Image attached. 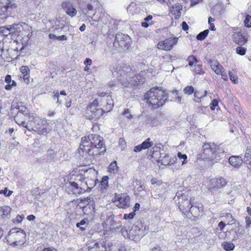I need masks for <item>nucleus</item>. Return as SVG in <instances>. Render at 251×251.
Instances as JSON below:
<instances>
[{
  "instance_id": "nucleus-1",
  "label": "nucleus",
  "mask_w": 251,
  "mask_h": 251,
  "mask_svg": "<svg viewBox=\"0 0 251 251\" xmlns=\"http://www.w3.org/2000/svg\"><path fill=\"white\" fill-rule=\"evenodd\" d=\"M106 151L103 138L99 135L91 134L83 137L78 149V152L85 159L103 154Z\"/></svg>"
},
{
  "instance_id": "nucleus-2",
  "label": "nucleus",
  "mask_w": 251,
  "mask_h": 251,
  "mask_svg": "<svg viewBox=\"0 0 251 251\" xmlns=\"http://www.w3.org/2000/svg\"><path fill=\"white\" fill-rule=\"evenodd\" d=\"M112 75L116 79L109 83L111 87H119V84L125 87H132L140 84L139 80L137 81L136 76H132L133 73L129 66L125 65L116 64L111 70Z\"/></svg>"
},
{
  "instance_id": "nucleus-3",
  "label": "nucleus",
  "mask_w": 251,
  "mask_h": 251,
  "mask_svg": "<svg viewBox=\"0 0 251 251\" xmlns=\"http://www.w3.org/2000/svg\"><path fill=\"white\" fill-rule=\"evenodd\" d=\"M168 98L167 93L158 88H151L144 95L146 102L151 105V108L156 109L163 105Z\"/></svg>"
},
{
  "instance_id": "nucleus-4",
  "label": "nucleus",
  "mask_w": 251,
  "mask_h": 251,
  "mask_svg": "<svg viewBox=\"0 0 251 251\" xmlns=\"http://www.w3.org/2000/svg\"><path fill=\"white\" fill-rule=\"evenodd\" d=\"M202 148L204 157L212 163L217 162L221 158L225 156V153L224 149L214 143H205L202 146Z\"/></svg>"
},
{
  "instance_id": "nucleus-5",
  "label": "nucleus",
  "mask_w": 251,
  "mask_h": 251,
  "mask_svg": "<svg viewBox=\"0 0 251 251\" xmlns=\"http://www.w3.org/2000/svg\"><path fill=\"white\" fill-rule=\"evenodd\" d=\"M28 130L37 132L39 134L46 135L49 131V124L44 118L36 116L34 113L29 114Z\"/></svg>"
},
{
  "instance_id": "nucleus-6",
  "label": "nucleus",
  "mask_w": 251,
  "mask_h": 251,
  "mask_svg": "<svg viewBox=\"0 0 251 251\" xmlns=\"http://www.w3.org/2000/svg\"><path fill=\"white\" fill-rule=\"evenodd\" d=\"M79 174L81 176L79 180L83 181L85 180V184L88 188L91 189L96 184V178L97 174V171L91 168L86 170H81Z\"/></svg>"
},
{
  "instance_id": "nucleus-7",
  "label": "nucleus",
  "mask_w": 251,
  "mask_h": 251,
  "mask_svg": "<svg viewBox=\"0 0 251 251\" xmlns=\"http://www.w3.org/2000/svg\"><path fill=\"white\" fill-rule=\"evenodd\" d=\"M100 99V98L95 99L87 108V114L90 120L96 121L100 118L103 114L104 110L103 108L100 107L99 100Z\"/></svg>"
},
{
  "instance_id": "nucleus-8",
  "label": "nucleus",
  "mask_w": 251,
  "mask_h": 251,
  "mask_svg": "<svg viewBox=\"0 0 251 251\" xmlns=\"http://www.w3.org/2000/svg\"><path fill=\"white\" fill-rule=\"evenodd\" d=\"M130 37L127 35L122 33L116 34L113 46L118 50L121 51L124 50L129 44Z\"/></svg>"
},
{
  "instance_id": "nucleus-9",
  "label": "nucleus",
  "mask_w": 251,
  "mask_h": 251,
  "mask_svg": "<svg viewBox=\"0 0 251 251\" xmlns=\"http://www.w3.org/2000/svg\"><path fill=\"white\" fill-rule=\"evenodd\" d=\"M177 198L178 202L177 204L178 205L179 209L183 214L187 215L189 205H191L193 202L188 199L187 195L185 194H181L179 192L176 193L175 198Z\"/></svg>"
},
{
  "instance_id": "nucleus-10",
  "label": "nucleus",
  "mask_w": 251,
  "mask_h": 251,
  "mask_svg": "<svg viewBox=\"0 0 251 251\" xmlns=\"http://www.w3.org/2000/svg\"><path fill=\"white\" fill-rule=\"evenodd\" d=\"M9 236L14 239L13 244L14 246L21 245L24 244L25 240V234L23 230L12 228L9 231Z\"/></svg>"
},
{
  "instance_id": "nucleus-11",
  "label": "nucleus",
  "mask_w": 251,
  "mask_h": 251,
  "mask_svg": "<svg viewBox=\"0 0 251 251\" xmlns=\"http://www.w3.org/2000/svg\"><path fill=\"white\" fill-rule=\"evenodd\" d=\"M227 183L226 179L221 176L211 179L209 182L208 188L212 192H217L226 185Z\"/></svg>"
},
{
  "instance_id": "nucleus-12",
  "label": "nucleus",
  "mask_w": 251,
  "mask_h": 251,
  "mask_svg": "<svg viewBox=\"0 0 251 251\" xmlns=\"http://www.w3.org/2000/svg\"><path fill=\"white\" fill-rule=\"evenodd\" d=\"M177 38H170L165 40L159 42L157 44V48L159 50H170L172 49L173 46L177 43Z\"/></svg>"
},
{
  "instance_id": "nucleus-13",
  "label": "nucleus",
  "mask_w": 251,
  "mask_h": 251,
  "mask_svg": "<svg viewBox=\"0 0 251 251\" xmlns=\"http://www.w3.org/2000/svg\"><path fill=\"white\" fill-rule=\"evenodd\" d=\"M115 201L118 202L117 206L122 208H126L130 205V198L126 194H121L115 197Z\"/></svg>"
},
{
  "instance_id": "nucleus-14",
  "label": "nucleus",
  "mask_w": 251,
  "mask_h": 251,
  "mask_svg": "<svg viewBox=\"0 0 251 251\" xmlns=\"http://www.w3.org/2000/svg\"><path fill=\"white\" fill-rule=\"evenodd\" d=\"M98 97L95 99H98L99 98H100V100H99V102H101V100H104L106 101L105 110H106L107 112H109L112 110L114 103L111 97L107 95V93L104 92H98Z\"/></svg>"
},
{
  "instance_id": "nucleus-15",
  "label": "nucleus",
  "mask_w": 251,
  "mask_h": 251,
  "mask_svg": "<svg viewBox=\"0 0 251 251\" xmlns=\"http://www.w3.org/2000/svg\"><path fill=\"white\" fill-rule=\"evenodd\" d=\"M140 231V229L137 226H132L130 230H128L126 227H122L121 232L122 234L125 237L134 240L135 238L136 235L138 234Z\"/></svg>"
},
{
  "instance_id": "nucleus-16",
  "label": "nucleus",
  "mask_w": 251,
  "mask_h": 251,
  "mask_svg": "<svg viewBox=\"0 0 251 251\" xmlns=\"http://www.w3.org/2000/svg\"><path fill=\"white\" fill-rule=\"evenodd\" d=\"M82 190V188L79 187L78 184L75 182H70L66 185V191L69 194H78Z\"/></svg>"
},
{
  "instance_id": "nucleus-17",
  "label": "nucleus",
  "mask_w": 251,
  "mask_h": 251,
  "mask_svg": "<svg viewBox=\"0 0 251 251\" xmlns=\"http://www.w3.org/2000/svg\"><path fill=\"white\" fill-rule=\"evenodd\" d=\"M191 233L193 236L195 237H199L201 239L202 238V236L205 237L203 239L206 240H207V232L208 234V231L204 230L203 229L198 227H193L191 229Z\"/></svg>"
},
{
  "instance_id": "nucleus-18",
  "label": "nucleus",
  "mask_w": 251,
  "mask_h": 251,
  "mask_svg": "<svg viewBox=\"0 0 251 251\" xmlns=\"http://www.w3.org/2000/svg\"><path fill=\"white\" fill-rule=\"evenodd\" d=\"M62 7L66 13L71 17H74L77 14V10L69 1H66L62 4Z\"/></svg>"
},
{
  "instance_id": "nucleus-19",
  "label": "nucleus",
  "mask_w": 251,
  "mask_h": 251,
  "mask_svg": "<svg viewBox=\"0 0 251 251\" xmlns=\"http://www.w3.org/2000/svg\"><path fill=\"white\" fill-rule=\"evenodd\" d=\"M191 205L188 209V213L190 212L194 216L199 215L200 211L202 210V205L201 203L193 202Z\"/></svg>"
},
{
  "instance_id": "nucleus-20",
  "label": "nucleus",
  "mask_w": 251,
  "mask_h": 251,
  "mask_svg": "<svg viewBox=\"0 0 251 251\" xmlns=\"http://www.w3.org/2000/svg\"><path fill=\"white\" fill-rule=\"evenodd\" d=\"M233 41L238 45L242 46L247 42V38L240 33H235L233 35Z\"/></svg>"
},
{
  "instance_id": "nucleus-21",
  "label": "nucleus",
  "mask_w": 251,
  "mask_h": 251,
  "mask_svg": "<svg viewBox=\"0 0 251 251\" xmlns=\"http://www.w3.org/2000/svg\"><path fill=\"white\" fill-rule=\"evenodd\" d=\"M24 117L22 113H17L14 117V120L16 123L22 126L25 127L27 130L28 129V126H29V121L26 123L25 121H22Z\"/></svg>"
},
{
  "instance_id": "nucleus-22",
  "label": "nucleus",
  "mask_w": 251,
  "mask_h": 251,
  "mask_svg": "<svg viewBox=\"0 0 251 251\" xmlns=\"http://www.w3.org/2000/svg\"><path fill=\"white\" fill-rule=\"evenodd\" d=\"M228 161L231 165L236 168H239L243 161L241 157L238 156H231Z\"/></svg>"
},
{
  "instance_id": "nucleus-23",
  "label": "nucleus",
  "mask_w": 251,
  "mask_h": 251,
  "mask_svg": "<svg viewBox=\"0 0 251 251\" xmlns=\"http://www.w3.org/2000/svg\"><path fill=\"white\" fill-rule=\"evenodd\" d=\"M17 8V4L13 2L9 1L7 4L1 7L3 12H6L7 15L11 14L13 10Z\"/></svg>"
},
{
  "instance_id": "nucleus-24",
  "label": "nucleus",
  "mask_w": 251,
  "mask_h": 251,
  "mask_svg": "<svg viewBox=\"0 0 251 251\" xmlns=\"http://www.w3.org/2000/svg\"><path fill=\"white\" fill-rule=\"evenodd\" d=\"M84 203H87V204L85 206L83 207V211L85 213L86 212H89V211L87 210L88 208L90 209V207H92V210L93 211L95 209L93 206L94 201L92 197H89L85 198L83 201ZM91 211L92 210L90 209Z\"/></svg>"
},
{
  "instance_id": "nucleus-25",
  "label": "nucleus",
  "mask_w": 251,
  "mask_h": 251,
  "mask_svg": "<svg viewBox=\"0 0 251 251\" xmlns=\"http://www.w3.org/2000/svg\"><path fill=\"white\" fill-rule=\"evenodd\" d=\"M182 6L179 4L177 3L175 4V6H173L170 8V12L172 14L175 15V18H178L181 15L180 11L182 10Z\"/></svg>"
},
{
  "instance_id": "nucleus-26",
  "label": "nucleus",
  "mask_w": 251,
  "mask_h": 251,
  "mask_svg": "<svg viewBox=\"0 0 251 251\" xmlns=\"http://www.w3.org/2000/svg\"><path fill=\"white\" fill-rule=\"evenodd\" d=\"M243 162L247 164L248 168H251V148L247 147L246 150L245 157L244 158Z\"/></svg>"
},
{
  "instance_id": "nucleus-27",
  "label": "nucleus",
  "mask_w": 251,
  "mask_h": 251,
  "mask_svg": "<svg viewBox=\"0 0 251 251\" xmlns=\"http://www.w3.org/2000/svg\"><path fill=\"white\" fill-rule=\"evenodd\" d=\"M8 27L10 29V32H11V34L19 33L23 29V25L21 23L8 25Z\"/></svg>"
},
{
  "instance_id": "nucleus-28",
  "label": "nucleus",
  "mask_w": 251,
  "mask_h": 251,
  "mask_svg": "<svg viewBox=\"0 0 251 251\" xmlns=\"http://www.w3.org/2000/svg\"><path fill=\"white\" fill-rule=\"evenodd\" d=\"M211 67L217 75H220L224 70L223 66L218 62L212 64Z\"/></svg>"
},
{
  "instance_id": "nucleus-29",
  "label": "nucleus",
  "mask_w": 251,
  "mask_h": 251,
  "mask_svg": "<svg viewBox=\"0 0 251 251\" xmlns=\"http://www.w3.org/2000/svg\"><path fill=\"white\" fill-rule=\"evenodd\" d=\"M109 172L113 174H115L118 172V167L117 166V162L114 161L111 163L108 166Z\"/></svg>"
},
{
  "instance_id": "nucleus-30",
  "label": "nucleus",
  "mask_w": 251,
  "mask_h": 251,
  "mask_svg": "<svg viewBox=\"0 0 251 251\" xmlns=\"http://www.w3.org/2000/svg\"><path fill=\"white\" fill-rule=\"evenodd\" d=\"M222 247L227 251H232L235 247L234 245L230 242H224L222 244Z\"/></svg>"
},
{
  "instance_id": "nucleus-31",
  "label": "nucleus",
  "mask_w": 251,
  "mask_h": 251,
  "mask_svg": "<svg viewBox=\"0 0 251 251\" xmlns=\"http://www.w3.org/2000/svg\"><path fill=\"white\" fill-rule=\"evenodd\" d=\"M153 145V142L151 141V139L150 138H147L141 144L143 150L148 149L150 147H152Z\"/></svg>"
},
{
  "instance_id": "nucleus-32",
  "label": "nucleus",
  "mask_w": 251,
  "mask_h": 251,
  "mask_svg": "<svg viewBox=\"0 0 251 251\" xmlns=\"http://www.w3.org/2000/svg\"><path fill=\"white\" fill-rule=\"evenodd\" d=\"M206 91L204 92V94H202L201 93V92L198 91H195L194 93V96L195 98V100L197 102H199V100L201 98L206 96Z\"/></svg>"
},
{
  "instance_id": "nucleus-33",
  "label": "nucleus",
  "mask_w": 251,
  "mask_h": 251,
  "mask_svg": "<svg viewBox=\"0 0 251 251\" xmlns=\"http://www.w3.org/2000/svg\"><path fill=\"white\" fill-rule=\"evenodd\" d=\"M209 32L208 29H206L201 32H200L197 36V39L199 40H203L207 36Z\"/></svg>"
},
{
  "instance_id": "nucleus-34",
  "label": "nucleus",
  "mask_w": 251,
  "mask_h": 251,
  "mask_svg": "<svg viewBox=\"0 0 251 251\" xmlns=\"http://www.w3.org/2000/svg\"><path fill=\"white\" fill-rule=\"evenodd\" d=\"M247 49L245 47L239 46L236 49V52L237 54L240 55H244L246 54Z\"/></svg>"
},
{
  "instance_id": "nucleus-35",
  "label": "nucleus",
  "mask_w": 251,
  "mask_h": 251,
  "mask_svg": "<svg viewBox=\"0 0 251 251\" xmlns=\"http://www.w3.org/2000/svg\"><path fill=\"white\" fill-rule=\"evenodd\" d=\"M194 92V88L192 86H187L183 89L184 93L188 95L192 94Z\"/></svg>"
},
{
  "instance_id": "nucleus-36",
  "label": "nucleus",
  "mask_w": 251,
  "mask_h": 251,
  "mask_svg": "<svg viewBox=\"0 0 251 251\" xmlns=\"http://www.w3.org/2000/svg\"><path fill=\"white\" fill-rule=\"evenodd\" d=\"M148 124H150L151 126H157L159 125V122L155 118L151 117L149 120Z\"/></svg>"
},
{
  "instance_id": "nucleus-37",
  "label": "nucleus",
  "mask_w": 251,
  "mask_h": 251,
  "mask_svg": "<svg viewBox=\"0 0 251 251\" xmlns=\"http://www.w3.org/2000/svg\"><path fill=\"white\" fill-rule=\"evenodd\" d=\"M1 32L4 36H7L10 34H11V32H10V29L8 27V25H6L5 27H1L0 28Z\"/></svg>"
},
{
  "instance_id": "nucleus-38",
  "label": "nucleus",
  "mask_w": 251,
  "mask_h": 251,
  "mask_svg": "<svg viewBox=\"0 0 251 251\" xmlns=\"http://www.w3.org/2000/svg\"><path fill=\"white\" fill-rule=\"evenodd\" d=\"M244 24L246 27H251V16L247 15L244 21Z\"/></svg>"
},
{
  "instance_id": "nucleus-39",
  "label": "nucleus",
  "mask_w": 251,
  "mask_h": 251,
  "mask_svg": "<svg viewBox=\"0 0 251 251\" xmlns=\"http://www.w3.org/2000/svg\"><path fill=\"white\" fill-rule=\"evenodd\" d=\"M10 210V208L8 206H4L0 207V211L1 212L2 214L6 215H7Z\"/></svg>"
},
{
  "instance_id": "nucleus-40",
  "label": "nucleus",
  "mask_w": 251,
  "mask_h": 251,
  "mask_svg": "<svg viewBox=\"0 0 251 251\" xmlns=\"http://www.w3.org/2000/svg\"><path fill=\"white\" fill-rule=\"evenodd\" d=\"M170 157L169 155H165V156L160 160L161 164L165 166L170 165V163L169 162Z\"/></svg>"
},
{
  "instance_id": "nucleus-41",
  "label": "nucleus",
  "mask_w": 251,
  "mask_h": 251,
  "mask_svg": "<svg viewBox=\"0 0 251 251\" xmlns=\"http://www.w3.org/2000/svg\"><path fill=\"white\" fill-rule=\"evenodd\" d=\"M188 60L189 61V65L190 66H192L194 64V62H197L198 61L196 57L193 55H191L188 57Z\"/></svg>"
},
{
  "instance_id": "nucleus-42",
  "label": "nucleus",
  "mask_w": 251,
  "mask_h": 251,
  "mask_svg": "<svg viewBox=\"0 0 251 251\" xmlns=\"http://www.w3.org/2000/svg\"><path fill=\"white\" fill-rule=\"evenodd\" d=\"M229 76L230 78V79L234 83H237V77L234 74V73L232 72H229Z\"/></svg>"
},
{
  "instance_id": "nucleus-43",
  "label": "nucleus",
  "mask_w": 251,
  "mask_h": 251,
  "mask_svg": "<svg viewBox=\"0 0 251 251\" xmlns=\"http://www.w3.org/2000/svg\"><path fill=\"white\" fill-rule=\"evenodd\" d=\"M194 72L197 74H202L204 72L202 70L201 66V65H195Z\"/></svg>"
},
{
  "instance_id": "nucleus-44",
  "label": "nucleus",
  "mask_w": 251,
  "mask_h": 251,
  "mask_svg": "<svg viewBox=\"0 0 251 251\" xmlns=\"http://www.w3.org/2000/svg\"><path fill=\"white\" fill-rule=\"evenodd\" d=\"M120 146L122 150H124L126 147V144L125 140L123 138H120L119 140Z\"/></svg>"
},
{
  "instance_id": "nucleus-45",
  "label": "nucleus",
  "mask_w": 251,
  "mask_h": 251,
  "mask_svg": "<svg viewBox=\"0 0 251 251\" xmlns=\"http://www.w3.org/2000/svg\"><path fill=\"white\" fill-rule=\"evenodd\" d=\"M177 156L180 159H184V161L182 162V165H183L186 163V162L185 161L186 160L187 157L185 154H182L181 152H179L177 153Z\"/></svg>"
},
{
  "instance_id": "nucleus-46",
  "label": "nucleus",
  "mask_w": 251,
  "mask_h": 251,
  "mask_svg": "<svg viewBox=\"0 0 251 251\" xmlns=\"http://www.w3.org/2000/svg\"><path fill=\"white\" fill-rule=\"evenodd\" d=\"M246 225L245 227L246 229L248 228L251 226V218L250 217L247 216L245 219Z\"/></svg>"
},
{
  "instance_id": "nucleus-47",
  "label": "nucleus",
  "mask_w": 251,
  "mask_h": 251,
  "mask_svg": "<svg viewBox=\"0 0 251 251\" xmlns=\"http://www.w3.org/2000/svg\"><path fill=\"white\" fill-rule=\"evenodd\" d=\"M16 85V82L12 80L11 82L9 84H7L5 86V89L7 90H10L11 89L12 86H15Z\"/></svg>"
},
{
  "instance_id": "nucleus-48",
  "label": "nucleus",
  "mask_w": 251,
  "mask_h": 251,
  "mask_svg": "<svg viewBox=\"0 0 251 251\" xmlns=\"http://www.w3.org/2000/svg\"><path fill=\"white\" fill-rule=\"evenodd\" d=\"M107 184H108V176H104L102 178L101 185H102L103 186V187L105 188L106 186H107Z\"/></svg>"
},
{
  "instance_id": "nucleus-49",
  "label": "nucleus",
  "mask_w": 251,
  "mask_h": 251,
  "mask_svg": "<svg viewBox=\"0 0 251 251\" xmlns=\"http://www.w3.org/2000/svg\"><path fill=\"white\" fill-rule=\"evenodd\" d=\"M135 214L134 212H131L128 214H125L124 216V218L126 220L127 219H132L133 218L134 216H135Z\"/></svg>"
},
{
  "instance_id": "nucleus-50",
  "label": "nucleus",
  "mask_w": 251,
  "mask_h": 251,
  "mask_svg": "<svg viewBox=\"0 0 251 251\" xmlns=\"http://www.w3.org/2000/svg\"><path fill=\"white\" fill-rule=\"evenodd\" d=\"M218 104V101L215 100V99H214L212 101V102L210 104V108L211 110H214L216 106H217Z\"/></svg>"
},
{
  "instance_id": "nucleus-51",
  "label": "nucleus",
  "mask_w": 251,
  "mask_h": 251,
  "mask_svg": "<svg viewBox=\"0 0 251 251\" xmlns=\"http://www.w3.org/2000/svg\"><path fill=\"white\" fill-rule=\"evenodd\" d=\"M85 223H86V222H85V220H82L79 223H78L76 224V226L78 227H80L82 231H83L85 229V228H84L83 227H80V226L84 225L85 224Z\"/></svg>"
},
{
  "instance_id": "nucleus-52",
  "label": "nucleus",
  "mask_w": 251,
  "mask_h": 251,
  "mask_svg": "<svg viewBox=\"0 0 251 251\" xmlns=\"http://www.w3.org/2000/svg\"><path fill=\"white\" fill-rule=\"evenodd\" d=\"M53 99H57V103L58 105L61 104V101L59 100V95L57 92H56L53 95Z\"/></svg>"
},
{
  "instance_id": "nucleus-53",
  "label": "nucleus",
  "mask_w": 251,
  "mask_h": 251,
  "mask_svg": "<svg viewBox=\"0 0 251 251\" xmlns=\"http://www.w3.org/2000/svg\"><path fill=\"white\" fill-rule=\"evenodd\" d=\"M143 149L142 148V146L141 145H138V146H136L134 147V151L135 152H140V151H141L142 150H143Z\"/></svg>"
},
{
  "instance_id": "nucleus-54",
  "label": "nucleus",
  "mask_w": 251,
  "mask_h": 251,
  "mask_svg": "<svg viewBox=\"0 0 251 251\" xmlns=\"http://www.w3.org/2000/svg\"><path fill=\"white\" fill-rule=\"evenodd\" d=\"M5 81L7 84H9L11 81V76L10 75H7L5 76Z\"/></svg>"
},
{
  "instance_id": "nucleus-55",
  "label": "nucleus",
  "mask_w": 251,
  "mask_h": 251,
  "mask_svg": "<svg viewBox=\"0 0 251 251\" xmlns=\"http://www.w3.org/2000/svg\"><path fill=\"white\" fill-rule=\"evenodd\" d=\"M220 75H221L222 78L224 80H227V78H228L226 72H225L224 70Z\"/></svg>"
},
{
  "instance_id": "nucleus-56",
  "label": "nucleus",
  "mask_w": 251,
  "mask_h": 251,
  "mask_svg": "<svg viewBox=\"0 0 251 251\" xmlns=\"http://www.w3.org/2000/svg\"><path fill=\"white\" fill-rule=\"evenodd\" d=\"M182 28L184 31H186L188 29L189 26L185 22H183L182 23Z\"/></svg>"
},
{
  "instance_id": "nucleus-57",
  "label": "nucleus",
  "mask_w": 251,
  "mask_h": 251,
  "mask_svg": "<svg viewBox=\"0 0 251 251\" xmlns=\"http://www.w3.org/2000/svg\"><path fill=\"white\" fill-rule=\"evenodd\" d=\"M56 39L59 41L67 40V37L65 35H62L61 36H57Z\"/></svg>"
},
{
  "instance_id": "nucleus-58",
  "label": "nucleus",
  "mask_w": 251,
  "mask_h": 251,
  "mask_svg": "<svg viewBox=\"0 0 251 251\" xmlns=\"http://www.w3.org/2000/svg\"><path fill=\"white\" fill-rule=\"evenodd\" d=\"M225 226V224L223 222L221 221L218 224V227L220 228V230L222 231Z\"/></svg>"
},
{
  "instance_id": "nucleus-59",
  "label": "nucleus",
  "mask_w": 251,
  "mask_h": 251,
  "mask_svg": "<svg viewBox=\"0 0 251 251\" xmlns=\"http://www.w3.org/2000/svg\"><path fill=\"white\" fill-rule=\"evenodd\" d=\"M123 114L128 119H130L131 117V115L129 114V111L127 109L125 110Z\"/></svg>"
},
{
  "instance_id": "nucleus-60",
  "label": "nucleus",
  "mask_w": 251,
  "mask_h": 251,
  "mask_svg": "<svg viewBox=\"0 0 251 251\" xmlns=\"http://www.w3.org/2000/svg\"><path fill=\"white\" fill-rule=\"evenodd\" d=\"M84 64L86 66H90L92 64V60L90 58H86L84 61Z\"/></svg>"
},
{
  "instance_id": "nucleus-61",
  "label": "nucleus",
  "mask_w": 251,
  "mask_h": 251,
  "mask_svg": "<svg viewBox=\"0 0 251 251\" xmlns=\"http://www.w3.org/2000/svg\"><path fill=\"white\" fill-rule=\"evenodd\" d=\"M28 68L25 66H22L21 68V72L22 74H25L26 72H27Z\"/></svg>"
},
{
  "instance_id": "nucleus-62",
  "label": "nucleus",
  "mask_w": 251,
  "mask_h": 251,
  "mask_svg": "<svg viewBox=\"0 0 251 251\" xmlns=\"http://www.w3.org/2000/svg\"><path fill=\"white\" fill-rule=\"evenodd\" d=\"M100 107H101V106H103L102 108L103 109L104 108L105 109V106L106 105V101L105 100H101V102H99Z\"/></svg>"
},
{
  "instance_id": "nucleus-63",
  "label": "nucleus",
  "mask_w": 251,
  "mask_h": 251,
  "mask_svg": "<svg viewBox=\"0 0 251 251\" xmlns=\"http://www.w3.org/2000/svg\"><path fill=\"white\" fill-rule=\"evenodd\" d=\"M201 1V0H191V3L190 4V6H193L195 5L198 4Z\"/></svg>"
},
{
  "instance_id": "nucleus-64",
  "label": "nucleus",
  "mask_w": 251,
  "mask_h": 251,
  "mask_svg": "<svg viewBox=\"0 0 251 251\" xmlns=\"http://www.w3.org/2000/svg\"><path fill=\"white\" fill-rule=\"evenodd\" d=\"M151 251H162L159 246H156L153 248Z\"/></svg>"
}]
</instances>
